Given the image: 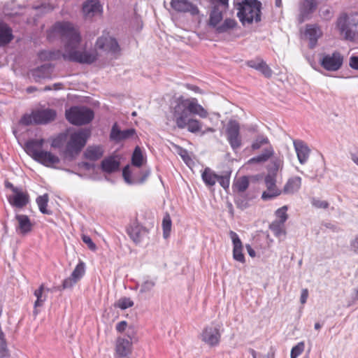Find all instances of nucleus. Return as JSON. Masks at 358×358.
Segmentation results:
<instances>
[{
	"label": "nucleus",
	"mask_w": 358,
	"mask_h": 358,
	"mask_svg": "<svg viewBox=\"0 0 358 358\" xmlns=\"http://www.w3.org/2000/svg\"><path fill=\"white\" fill-rule=\"evenodd\" d=\"M237 17L243 26L262 21V3L259 0H242L237 3Z\"/></svg>",
	"instance_id": "f257e3e1"
},
{
	"label": "nucleus",
	"mask_w": 358,
	"mask_h": 358,
	"mask_svg": "<svg viewBox=\"0 0 358 358\" xmlns=\"http://www.w3.org/2000/svg\"><path fill=\"white\" fill-rule=\"evenodd\" d=\"M53 32L65 38L64 52L69 49L78 48L81 42L80 34L69 22H57L52 27Z\"/></svg>",
	"instance_id": "f03ea898"
},
{
	"label": "nucleus",
	"mask_w": 358,
	"mask_h": 358,
	"mask_svg": "<svg viewBox=\"0 0 358 358\" xmlns=\"http://www.w3.org/2000/svg\"><path fill=\"white\" fill-rule=\"evenodd\" d=\"M57 117V111L53 108L36 109L30 114H24L20 124L26 127L31 124L45 125L53 122Z\"/></svg>",
	"instance_id": "7ed1b4c3"
},
{
	"label": "nucleus",
	"mask_w": 358,
	"mask_h": 358,
	"mask_svg": "<svg viewBox=\"0 0 358 358\" xmlns=\"http://www.w3.org/2000/svg\"><path fill=\"white\" fill-rule=\"evenodd\" d=\"M336 27L344 36L345 40L355 41L358 34V13L341 15L336 20Z\"/></svg>",
	"instance_id": "20e7f679"
},
{
	"label": "nucleus",
	"mask_w": 358,
	"mask_h": 358,
	"mask_svg": "<svg viewBox=\"0 0 358 358\" xmlns=\"http://www.w3.org/2000/svg\"><path fill=\"white\" fill-rule=\"evenodd\" d=\"M66 119L73 125L82 126L90 123L94 117V110L86 106H73L65 111Z\"/></svg>",
	"instance_id": "39448f33"
},
{
	"label": "nucleus",
	"mask_w": 358,
	"mask_h": 358,
	"mask_svg": "<svg viewBox=\"0 0 358 358\" xmlns=\"http://www.w3.org/2000/svg\"><path fill=\"white\" fill-rule=\"evenodd\" d=\"M173 115L178 128L180 129L187 128L188 131L193 134L201 130L202 123L199 120L191 117V115L187 113L173 107Z\"/></svg>",
	"instance_id": "423d86ee"
},
{
	"label": "nucleus",
	"mask_w": 358,
	"mask_h": 358,
	"mask_svg": "<svg viewBox=\"0 0 358 358\" xmlns=\"http://www.w3.org/2000/svg\"><path fill=\"white\" fill-rule=\"evenodd\" d=\"M99 57V54L96 50L88 51H80L77 48H72L64 52L62 59L65 61L76 62L82 64H92L94 63Z\"/></svg>",
	"instance_id": "0eeeda50"
},
{
	"label": "nucleus",
	"mask_w": 358,
	"mask_h": 358,
	"mask_svg": "<svg viewBox=\"0 0 358 358\" xmlns=\"http://www.w3.org/2000/svg\"><path fill=\"white\" fill-rule=\"evenodd\" d=\"M174 107L187 113V114L198 115L201 118H206L208 116L207 110L198 103L196 99H184L180 96L176 101Z\"/></svg>",
	"instance_id": "6e6552de"
},
{
	"label": "nucleus",
	"mask_w": 358,
	"mask_h": 358,
	"mask_svg": "<svg viewBox=\"0 0 358 358\" xmlns=\"http://www.w3.org/2000/svg\"><path fill=\"white\" fill-rule=\"evenodd\" d=\"M200 338L203 343L210 347L218 345L221 338L220 325L213 323L206 327L203 329Z\"/></svg>",
	"instance_id": "1a4fd4ad"
},
{
	"label": "nucleus",
	"mask_w": 358,
	"mask_h": 358,
	"mask_svg": "<svg viewBox=\"0 0 358 358\" xmlns=\"http://www.w3.org/2000/svg\"><path fill=\"white\" fill-rule=\"evenodd\" d=\"M226 135L227 141L234 152L241 147L242 140L240 135V124L236 120H229L226 129Z\"/></svg>",
	"instance_id": "9d476101"
},
{
	"label": "nucleus",
	"mask_w": 358,
	"mask_h": 358,
	"mask_svg": "<svg viewBox=\"0 0 358 358\" xmlns=\"http://www.w3.org/2000/svg\"><path fill=\"white\" fill-rule=\"evenodd\" d=\"M95 48L103 52L115 55L121 50L117 39L108 34H103L97 38Z\"/></svg>",
	"instance_id": "9b49d317"
},
{
	"label": "nucleus",
	"mask_w": 358,
	"mask_h": 358,
	"mask_svg": "<svg viewBox=\"0 0 358 358\" xmlns=\"http://www.w3.org/2000/svg\"><path fill=\"white\" fill-rule=\"evenodd\" d=\"M320 64L327 71H336L343 64V57L338 51H334L331 55L324 54L320 59Z\"/></svg>",
	"instance_id": "f8f14e48"
},
{
	"label": "nucleus",
	"mask_w": 358,
	"mask_h": 358,
	"mask_svg": "<svg viewBox=\"0 0 358 358\" xmlns=\"http://www.w3.org/2000/svg\"><path fill=\"white\" fill-rule=\"evenodd\" d=\"M90 133L87 129H83L72 134L66 143L67 147L80 152L85 147Z\"/></svg>",
	"instance_id": "ddd939ff"
},
{
	"label": "nucleus",
	"mask_w": 358,
	"mask_h": 358,
	"mask_svg": "<svg viewBox=\"0 0 358 358\" xmlns=\"http://www.w3.org/2000/svg\"><path fill=\"white\" fill-rule=\"evenodd\" d=\"M170 4L178 13H189L192 16L198 15L200 13L198 6L189 0H171Z\"/></svg>",
	"instance_id": "4468645a"
},
{
	"label": "nucleus",
	"mask_w": 358,
	"mask_h": 358,
	"mask_svg": "<svg viewBox=\"0 0 358 358\" xmlns=\"http://www.w3.org/2000/svg\"><path fill=\"white\" fill-rule=\"evenodd\" d=\"M317 8V0H301L299 6V23L301 24L306 20L310 19L313 13L316 10Z\"/></svg>",
	"instance_id": "2eb2a0df"
},
{
	"label": "nucleus",
	"mask_w": 358,
	"mask_h": 358,
	"mask_svg": "<svg viewBox=\"0 0 358 358\" xmlns=\"http://www.w3.org/2000/svg\"><path fill=\"white\" fill-rule=\"evenodd\" d=\"M136 134L134 128H128L121 130L117 122L112 126L110 133V140L115 143H120L122 141L132 138Z\"/></svg>",
	"instance_id": "dca6fc26"
},
{
	"label": "nucleus",
	"mask_w": 358,
	"mask_h": 358,
	"mask_svg": "<svg viewBox=\"0 0 358 358\" xmlns=\"http://www.w3.org/2000/svg\"><path fill=\"white\" fill-rule=\"evenodd\" d=\"M264 182L267 187V191L262 192V200H271L281 194L282 191L276 188V176L266 174Z\"/></svg>",
	"instance_id": "f3484780"
},
{
	"label": "nucleus",
	"mask_w": 358,
	"mask_h": 358,
	"mask_svg": "<svg viewBox=\"0 0 358 358\" xmlns=\"http://www.w3.org/2000/svg\"><path fill=\"white\" fill-rule=\"evenodd\" d=\"M229 234L233 244V259L235 261L244 264L245 258L243 254V245L241 240L238 235L233 231H230Z\"/></svg>",
	"instance_id": "a211bd4d"
},
{
	"label": "nucleus",
	"mask_w": 358,
	"mask_h": 358,
	"mask_svg": "<svg viewBox=\"0 0 358 358\" xmlns=\"http://www.w3.org/2000/svg\"><path fill=\"white\" fill-rule=\"evenodd\" d=\"M45 143L43 138H31L24 143V150L34 160L36 158L41 151Z\"/></svg>",
	"instance_id": "6ab92c4d"
},
{
	"label": "nucleus",
	"mask_w": 358,
	"mask_h": 358,
	"mask_svg": "<svg viewBox=\"0 0 358 358\" xmlns=\"http://www.w3.org/2000/svg\"><path fill=\"white\" fill-rule=\"evenodd\" d=\"M148 232L147 229L141 225L137 219H135L127 227V233L130 238L136 243L142 241V233Z\"/></svg>",
	"instance_id": "aec40b11"
},
{
	"label": "nucleus",
	"mask_w": 358,
	"mask_h": 358,
	"mask_svg": "<svg viewBox=\"0 0 358 358\" xmlns=\"http://www.w3.org/2000/svg\"><path fill=\"white\" fill-rule=\"evenodd\" d=\"M8 201L12 206L22 208L29 202V195L27 192L18 189L8 196Z\"/></svg>",
	"instance_id": "412c9836"
},
{
	"label": "nucleus",
	"mask_w": 358,
	"mask_h": 358,
	"mask_svg": "<svg viewBox=\"0 0 358 358\" xmlns=\"http://www.w3.org/2000/svg\"><path fill=\"white\" fill-rule=\"evenodd\" d=\"M255 198V194L250 192H243L234 194V203L241 210H244L250 206V201Z\"/></svg>",
	"instance_id": "4be33fe9"
},
{
	"label": "nucleus",
	"mask_w": 358,
	"mask_h": 358,
	"mask_svg": "<svg viewBox=\"0 0 358 358\" xmlns=\"http://www.w3.org/2000/svg\"><path fill=\"white\" fill-rule=\"evenodd\" d=\"M12 28L4 21H0V48L8 46L14 39Z\"/></svg>",
	"instance_id": "5701e85b"
},
{
	"label": "nucleus",
	"mask_w": 358,
	"mask_h": 358,
	"mask_svg": "<svg viewBox=\"0 0 358 358\" xmlns=\"http://www.w3.org/2000/svg\"><path fill=\"white\" fill-rule=\"evenodd\" d=\"M35 161L47 167H55L54 165L60 162L59 157L50 151L43 150L35 158Z\"/></svg>",
	"instance_id": "b1692460"
},
{
	"label": "nucleus",
	"mask_w": 358,
	"mask_h": 358,
	"mask_svg": "<svg viewBox=\"0 0 358 358\" xmlns=\"http://www.w3.org/2000/svg\"><path fill=\"white\" fill-rule=\"evenodd\" d=\"M54 65L50 63L43 64L31 70V74L36 82L46 78L52 73Z\"/></svg>",
	"instance_id": "393cba45"
},
{
	"label": "nucleus",
	"mask_w": 358,
	"mask_h": 358,
	"mask_svg": "<svg viewBox=\"0 0 358 358\" xmlns=\"http://www.w3.org/2000/svg\"><path fill=\"white\" fill-rule=\"evenodd\" d=\"M294 146L296 152L297 158L301 164H304L308 161L310 150L303 141L296 140L294 141Z\"/></svg>",
	"instance_id": "a878e982"
},
{
	"label": "nucleus",
	"mask_w": 358,
	"mask_h": 358,
	"mask_svg": "<svg viewBox=\"0 0 358 358\" xmlns=\"http://www.w3.org/2000/svg\"><path fill=\"white\" fill-rule=\"evenodd\" d=\"M82 11L85 15H94L103 13V6L99 0H86L83 3Z\"/></svg>",
	"instance_id": "bb28decb"
},
{
	"label": "nucleus",
	"mask_w": 358,
	"mask_h": 358,
	"mask_svg": "<svg viewBox=\"0 0 358 358\" xmlns=\"http://www.w3.org/2000/svg\"><path fill=\"white\" fill-rule=\"evenodd\" d=\"M132 343L124 338H118L116 341L115 352L119 357L124 358L131 352Z\"/></svg>",
	"instance_id": "cd10ccee"
},
{
	"label": "nucleus",
	"mask_w": 358,
	"mask_h": 358,
	"mask_svg": "<svg viewBox=\"0 0 358 358\" xmlns=\"http://www.w3.org/2000/svg\"><path fill=\"white\" fill-rule=\"evenodd\" d=\"M15 219L18 222L17 231H19L20 234L26 235L31 231L33 224L28 215L17 214Z\"/></svg>",
	"instance_id": "c85d7f7f"
},
{
	"label": "nucleus",
	"mask_w": 358,
	"mask_h": 358,
	"mask_svg": "<svg viewBox=\"0 0 358 358\" xmlns=\"http://www.w3.org/2000/svg\"><path fill=\"white\" fill-rule=\"evenodd\" d=\"M120 162L114 157H108L102 160L101 169L106 173H113L119 171Z\"/></svg>",
	"instance_id": "c756f323"
},
{
	"label": "nucleus",
	"mask_w": 358,
	"mask_h": 358,
	"mask_svg": "<svg viewBox=\"0 0 358 358\" xmlns=\"http://www.w3.org/2000/svg\"><path fill=\"white\" fill-rule=\"evenodd\" d=\"M305 34L309 39V48L310 49L314 48L320 36L317 26L316 24H307Z\"/></svg>",
	"instance_id": "7c9ffc66"
},
{
	"label": "nucleus",
	"mask_w": 358,
	"mask_h": 358,
	"mask_svg": "<svg viewBox=\"0 0 358 358\" xmlns=\"http://www.w3.org/2000/svg\"><path fill=\"white\" fill-rule=\"evenodd\" d=\"M301 185V178L299 176H294L288 179L283 187V193L293 194L297 192Z\"/></svg>",
	"instance_id": "2f4dec72"
},
{
	"label": "nucleus",
	"mask_w": 358,
	"mask_h": 358,
	"mask_svg": "<svg viewBox=\"0 0 358 358\" xmlns=\"http://www.w3.org/2000/svg\"><path fill=\"white\" fill-rule=\"evenodd\" d=\"M222 19V12L220 10L217 5H214L209 15L208 25L215 29Z\"/></svg>",
	"instance_id": "473e14b6"
},
{
	"label": "nucleus",
	"mask_w": 358,
	"mask_h": 358,
	"mask_svg": "<svg viewBox=\"0 0 358 358\" xmlns=\"http://www.w3.org/2000/svg\"><path fill=\"white\" fill-rule=\"evenodd\" d=\"M63 53L61 50H40L38 53V59L42 62L50 61V60H59L62 58Z\"/></svg>",
	"instance_id": "72a5a7b5"
},
{
	"label": "nucleus",
	"mask_w": 358,
	"mask_h": 358,
	"mask_svg": "<svg viewBox=\"0 0 358 358\" xmlns=\"http://www.w3.org/2000/svg\"><path fill=\"white\" fill-rule=\"evenodd\" d=\"M238 25V22L236 20L227 17L226 18L221 24H218L215 29L216 34H220L229 31L234 29Z\"/></svg>",
	"instance_id": "f704fd0d"
},
{
	"label": "nucleus",
	"mask_w": 358,
	"mask_h": 358,
	"mask_svg": "<svg viewBox=\"0 0 358 358\" xmlns=\"http://www.w3.org/2000/svg\"><path fill=\"white\" fill-rule=\"evenodd\" d=\"M201 178L204 184L207 187H210L215 185L217 174L213 171L209 167H206L201 173Z\"/></svg>",
	"instance_id": "c9c22d12"
},
{
	"label": "nucleus",
	"mask_w": 358,
	"mask_h": 358,
	"mask_svg": "<svg viewBox=\"0 0 358 358\" xmlns=\"http://www.w3.org/2000/svg\"><path fill=\"white\" fill-rule=\"evenodd\" d=\"M103 150L99 146L88 147L83 153L85 159L96 161L103 156Z\"/></svg>",
	"instance_id": "e433bc0d"
},
{
	"label": "nucleus",
	"mask_w": 358,
	"mask_h": 358,
	"mask_svg": "<svg viewBox=\"0 0 358 358\" xmlns=\"http://www.w3.org/2000/svg\"><path fill=\"white\" fill-rule=\"evenodd\" d=\"M250 185L249 178L248 176H242L239 178L236 181H234L232 185V189L235 194L243 192L247 190Z\"/></svg>",
	"instance_id": "4c0bfd02"
},
{
	"label": "nucleus",
	"mask_w": 358,
	"mask_h": 358,
	"mask_svg": "<svg viewBox=\"0 0 358 358\" xmlns=\"http://www.w3.org/2000/svg\"><path fill=\"white\" fill-rule=\"evenodd\" d=\"M273 154V150L271 148L269 149L266 148L259 155L253 157L249 159V164H260L266 162Z\"/></svg>",
	"instance_id": "58836bf2"
},
{
	"label": "nucleus",
	"mask_w": 358,
	"mask_h": 358,
	"mask_svg": "<svg viewBox=\"0 0 358 358\" xmlns=\"http://www.w3.org/2000/svg\"><path fill=\"white\" fill-rule=\"evenodd\" d=\"M48 200L49 199L48 194L38 196L36 199L40 212L45 215H51L52 213V210L47 208Z\"/></svg>",
	"instance_id": "ea45409f"
},
{
	"label": "nucleus",
	"mask_w": 358,
	"mask_h": 358,
	"mask_svg": "<svg viewBox=\"0 0 358 358\" xmlns=\"http://www.w3.org/2000/svg\"><path fill=\"white\" fill-rule=\"evenodd\" d=\"M79 154V152L66 146L65 150L61 153L62 160L64 164H69L73 162Z\"/></svg>",
	"instance_id": "a19ab883"
},
{
	"label": "nucleus",
	"mask_w": 358,
	"mask_h": 358,
	"mask_svg": "<svg viewBox=\"0 0 358 358\" xmlns=\"http://www.w3.org/2000/svg\"><path fill=\"white\" fill-rule=\"evenodd\" d=\"M144 163V157L141 148L137 145L134 148L131 155V164L136 167L140 168Z\"/></svg>",
	"instance_id": "79ce46f5"
},
{
	"label": "nucleus",
	"mask_w": 358,
	"mask_h": 358,
	"mask_svg": "<svg viewBox=\"0 0 358 358\" xmlns=\"http://www.w3.org/2000/svg\"><path fill=\"white\" fill-rule=\"evenodd\" d=\"M268 228L277 238H280L286 234L285 223H280L278 221L274 220L269 224Z\"/></svg>",
	"instance_id": "37998d69"
},
{
	"label": "nucleus",
	"mask_w": 358,
	"mask_h": 358,
	"mask_svg": "<svg viewBox=\"0 0 358 358\" xmlns=\"http://www.w3.org/2000/svg\"><path fill=\"white\" fill-rule=\"evenodd\" d=\"M85 263L82 260H79L71 275L78 282L85 275Z\"/></svg>",
	"instance_id": "c03bdc74"
},
{
	"label": "nucleus",
	"mask_w": 358,
	"mask_h": 358,
	"mask_svg": "<svg viewBox=\"0 0 358 358\" xmlns=\"http://www.w3.org/2000/svg\"><path fill=\"white\" fill-rule=\"evenodd\" d=\"M172 221L170 215L166 213L162 220L163 237L168 238L170 236Z\"/></svg>",
	"instance_id": "a18cd8bd"
},
{
	"label": "nucleus",
	"mask_w": 358,
	"mask_h": 358,
	"mask_svg": "<svg viewBox=\"0 0 358 358\" xmlns=\"http://www.w3.org/2000/svg\"><path fill=\"white\" fill-rule=\"evenodd\" d=\"M44 285L42 284L39 287L34 291V296L36 300L34 302V308L41 307L44 301L46 300V296L43 295Z\"/></svg>",
	"instance_id": "49530a36"
},
{
	"label": "nucleus",
	"mask_w": 358,
	"mask_h": 358,
	"mask_svg": "<svg viewBox=\"0 0 358 358\" xmlns=\"http://www.w3.org/2000/svg\"><path fill=\"white\" fill-rule=\"evenodd\" d=\"M231 173V171H224L222 175L217 174V181L224 189H227L229 187Z\"/></svg>",
	"instance_id": "de8ad7c7"
},
{
	"label": "nucleus",
	"mask_w": 358,
	"mask_h": 358,
	"mask_svg": "<svg viewBox=\"0 0 358 358\" xmlns=\"http://www.w3.org/2000/svg\"><path fill=\"white\" fill-rule=\"evenodd\" d=\"M67 139V135L65 133H59L56 137L52 138L51 147L54 148H61L64 145Z\"/></svg>",
	"instance_id": "09e8293b"
},
{
	"label": "nucleus",
	"mask_w": 358,
	"mask_h": 358,
	"mask_svg": "<svg viewBox=\"0 0 358 358\" xmlns=\"http://www.w3.org/2000/svg\"><path fill=\"white\" fill-rule=\"evenodd\" d=\"M281 165V160L279 159H274L271 162V164L267 166L268 175L277 176L278 171Z\"/></svg>",
	"instance_id": "8fccbe9b"
},
{
	"label": "nucleus",
	"mask_w": 358,
	"mask_h": 358,
	"mask_svg": "<svg viewBox=\"0 0 358 358\" xmlns=\"http://www.w3.org/2000/svg\"><path fill=\"white\" fill-rule=\"evenodd\" d=\"M122 177L124 181L129 185L136 184V179L132 178V172L131 171L129 165H126L122 169Z\"/></svg>",
	"instance_id": "3c124183"
},
{
	"label": "nucleus",
	"mask_w": 358,
	"mask_h": 358,
	"mask_svg": "<svg viewBox=\"0 0 358 358\" xmlns=\"http://www.w3.org/2000/svg\"><path fill=\"white\" fill-rule=\"evenodd\" d=\"M78 282L71 275L70 277L65 278L62 283L61 286H59L57 289L59 292H62L64 289H72L73 286Z\"/></svg>",
	"instance_id": "603ef678"
},
{
	"label": "nucleus",
	"mask_w": 358,
	"mask_h": 358,
	"mask_svg": "<svg viewBox=\"0 0 358 358\" xmlns=\"http://www.w3.org/2000/svg\"><path fill=\"white\" fill-rule=\"evenodd\" d=\"M287 206H283L282 207L277 209L275 214L278 219L275 220L280 223H285L288 219V215L287 213Z\"/></svg>",
	"instance_id": "864d4df0"
},
{
	"label": "nucleus",
	"mask_w": 358,
	"mask_h": 358,
	"mask_svg": "<svg viewBox=\"0 0 358 358\" xmlns=\"http://www.w3.org/2000/svg\"><path fill=\"white\" fill-rule=\"evenodd\" d=\"M155 285H156V279L154 280H146L143 281V282L141 285V289L139 291L140 294H144V293H148V292H150L154 288Z\"/></svg>",
	"instance_id": "5fc2aeb1"
},
{
	"label": "nucleus",
	"mask_w": 358,
	"mask_h": 358,
	"mask_svg": "<svg viewBox=\"0 0 358 358\" xmlns=\"http://www.w3.org/2000/svg\"><path fill=\"white\" fill-rule=\"evenodd\" d=\"M173 147L175 148L177 154L180 156L185 164H187L188 162L192 160L185 148L176 144H173Z\"/></svg>",
	"instance_id": "6e6d98bb"
},
{
	"label": "nucleus",
	"mask_w": 358,
	"mask_h": 358,
	"mask_svg": "<svg viewBox=\"0 0 358 358\" xmlns=\"http://www.w3.org/2000/svg\"><path fill=\"white\" fill-rule=\"evenodd\" d=\"M134 304V301L130 298L122 297L118 300L116 306L121 310H125L128 308L132 307Z\"/></svg>",
	"instance_id": "4d7b16f0"
},
{
	"label": "nucleus",
	"mask_w": 358,
	"mask_h": 358,
	"mask_svg": "<svg viewBox=\"0 0 358 358\" xmlns=\"http://www.w3.org/2000/svg\"><path fill=\"white\" fill-rule=\"evenodd\" d=\"M257 71L260 72L266 78H271L273 75L272 69L264 60L262 62Z\"/></svg>",
	"instance_id": "13d9d810"
},
{
	"label": "nucleus",
	"mask_w": 358,
	"mask_h": 358,
	"mask_svg": "<svg viewBox=\"0 0 358 358\" xmlns=\"http://www.w3.org/2000/svg\"><path fill=\"white\" fill-rule=\"evenodd\" d=\"M305 345L303 341L298 343L294 345L290 353V358H297L304 350Z\"/></svg>",
	"instance_id": "bf43d9fd"
},
{
	"label": "nucleus",
	"mask_w": 358,
	"mask_h": 358,
	"mask_svg": "<svg viewBox=\"0 0 358 358\" xmlns=\"http://www.w3.org/2000/svg\"><path fill=\"white\" fill-rule=\"evenodd\" d=\"M268 143V138L262 135H259L252 143L251 148L252 150H258L262 145L267 144Z\"/></svg>",
	"instance_id": "052dcab7"
},
{
	"label": "nucleus",
	"mask_w": 358,
	"mask_h": 358,
	"mask_svg": "<svg viewBox=\"0 0 358 358\" xmlns=\"http://www.w3.org/2000/svg\"><path fill=\"white\" fill-rule=\"evenodd\" d=\"M81 239L84 243H85L88 248L92 251H95L96 250V245L93 242L91 237L88 235L83 234Z\"/></svg>",
	"instance_id": "680f3d73"
},
{
	"label": "nucleus",
	"mask_w": 358,
	"mask_h": 358,
	"mask_svg": "<svg viewBox=\"0 0 358 358\" xmlns=\"http://www.w3.org/2000/svg\"><path fill=\"white\" fill-rule=\"evenodd\" d=\"M264 59L259 57L255 58L254 59H250L246 62V65L252 69L257 70L259 66H260L262 62Z\"/></svg>",
	"instance_id": "e2e57ef3"
},
{
	"label": "nucleus",
	"mask_w": 358,
	"mask_h": 358,
	"mask_svg": "<svg viewBox=\"0 0 358 358\" xmlns=\"http://www.w3.org/2000/svg\"><path fill=\"white\" fill-rule=\"evenodd\" d=\"M311 203L314 207L317 208L326 209L329 206V203L327 201H322L315 198L313 199Z\"/></svg>",
	"instance_id": "0e129e2a"
},
{
	"label": "nucleus",
	"mask_w": 358,
	"mask_h": 358,
	"mask_svg": "<svg viewBox=\"0 0 358 358\" xmlns=\"http://www.w3.org/2000/svg\"><path fill=\"white\" fill-rule=\"evenodd\" d=\"M34 9L37 10H41V13H49V12H51L52 10H53V7L50 3H43L40 5L35 6L34 7Z\"/></svg>",
	"instance_id": "69168bd1"
},
{
	"label": "nucleus",
	"mask_w": 358,
	"mask_h": 358,
	"mask_svg": "<svg viewBox=\"0 0 358 358\" xmlns=\"http://www.w3.org/2000/svg\"><path fill=\"white\" fill-rule=\"evenodd\" d=\"M349 66L354 70H358V55H352L350 57Z\"/></svg>",
	"instance_id": "338daca9"
},
{
	"label": "nucleus",
	"mask_w": 358,
	"mask_h": 358,
	"mask_svg": "<svg viewBox=\"0 0 358 358\" xmlns=\"http://www.w3.org/2000/svg\"><path fill=\"white\" fill-rule=\"evenodd\" d=\"M150 174V170L143 171L141 173V178L136 179V184H143L147 180V178H148Z\"/></svg>",
	"instance_id": "774afa93"
}]
</instances>
